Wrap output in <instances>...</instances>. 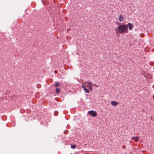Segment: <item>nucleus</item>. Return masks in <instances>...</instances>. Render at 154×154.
I'll use <instances>...</instances> for the list:
<instances>
[{
	"mask_svg": "<svg viewBox=\"0 0 154 154\" xmlns=\"http://www.w3.org/2000/svg\"><path fill=\"white\" fill-rule=\"evenodd\" d=\"M88 114L90 116L94 117L97 116V113L96 111L92 110L88 111Z\"/></svg>",
	"mask_w": 154,
	"mask_h": 154,
	"instance_id": "nucleus-2",
	"label": "nucleus"
},
{
	"mask_svg": "<svg viewBox=\"0 0 154 154\" xmlns=\"http://www.w3.org/2000/svg\"><path fill=\"white\" fill-rule=\"evenodd\" d=\"M54 86L56 87H57L60 86V85L59 83L56 82L55 83Z\"/></svg>",
	"mask_w": 154,
	"mask_h": 154,
	"instance_id": "nucleus-10",
	"label": "nucleus"
},
{
	"mask_svg": "<svg viewBox=\"0 0 154 154\" xmlns=\"http://www.w3.org/2000/svg\"><path fill=\"white\" fill-rule=\"evenodd\" d=\"M153 97L154 98V95L153 96Z\"/></svg>",
	"mask_w": 154,
	"mask_h": 154,
	"instance_id": "nucleus-18",
	"label": "nucleus"
},
{
	"mask_svg": "<svg viewBox=\"0 0 154 154\" xmlns=\"http://www.w3.org/2000/svg\"><path fill=\"white\" fill-rule=\"evenodd\" d=\"M85 83L88 84L87 85H86V87L87 88H88V89L91 90H92V83L91 82H86Z\"/></svg>",
	"mask_w": 154,
	"mask_h": 154,
	"instance_id": "nucleus-3",
	"label": "nucleus"
},
{
	"mask_svg": "<svg viewBox=\"0 0 154 154\" xmlns=\"http://www.w3.org/2000/svg\"><path fill=\"white\" fill-rule=\"evenodd\" d=\"M93 85H94V86H96L97 85H96L95 84H93Z\"/></svg>",
	"mask_w": 154,
	"mask_h": 154,
	"instance_id": "nucleus-16",
	"label": "nucleus"
},
{
	"mask_svg": "<svg viewBox=\"0 0 154 154\" xmlns=\"http://www.w3.org/2000/svg\"><path fill=\"white\" fill-rule=\"evenodd\" d=\"M71 147L72 149H74L76 147V145L75 144H71Z\"/></svg>",
	"mask_w": 154,
	"mask_h": 154,
	"instance_id": "nucleus-11",
	"label": "nucleus"
},
{
	"mask_svg": "<svg viewBox=\"0 0 154 154\" xmlns=\"http://www.w3.org/2000/svg\"><path fill=\"white\" fill-rule=\"evenodd\" d=\"M68 133V131L67 130H66L65 131H64V133L65 134H67Z\"/></svg>",
	"mask_w": 154,
	"mask_h": 154,
	"instance_id": "nucleus-13",
	"label": "nucleus"
},
{
	"mask_svg": "<svg viewBox=\"0 0 154 154\" xmlns=\"http://www.w3.org/2000/svg\"><path fill=\"white\" fill-rule=\"evenodd\" d=\"M127 25L130 30H132L134 27L133 24L130 23H128Z\"/></svg>",
	"mask_w": 154,
	"mask_h": 154,
	"instance_id": "nucleus-5",
	"label": "nucleus"
},
{
	"mask_svg": "<svg viewBox=\"0 0 154 154\" xmlns=\"http://www.w3.org/2000/svg\"><path fill=\"white\" fill-rule=\"evenodd\" d=\"M139 137H132V138L131 139L132 140H134L135 139H137V140H135V142H137L139 140Z\"/></svg>",
	"mask_w": 154,
	"mask_h": 154,
	"instance_id": "nucleus-8",
	"label": "nucleus"
},
{
	"mask_svg": "<svg viewBox=\"0 0 154 154\" xmlns=\"http://www.w3.org/2000/svg\"><path fill=\"white\" fill-rule=\"evenodd\" d=\"M111 104L114 106H116L118 104V103L115 101H112L111 102Z\"/></svg>",
	"mask_w": 154,
	"mask_h": 154,
	"instance_id": "nucleus-6",
	"label": "nucleus"
},
{
	"mask_svg": "<svg viewBox=\"0 0 154 154\" xmlns=\"http://www.w3.org/2000/svg\"><path fill=\"white\" fill-rule=\"evenodd\" d=\"M57 114H58V112L57 111H55L54 112V115L55 116H57Z\"/></svg>",
	"mask_w": 154,
	"mask_h": 154,
	"instance_id": "nucleus-12",
	"label": "nucleus"
},
{
	"mask_svg": "<svg viewBox=\"0 0 154 154\" xmlns=\"http://www.w3.org/2000/svg\"><path fill=\"white\" fill-rule=\"evenodd\" d=\"M135 140H137V139H135L134 140V141H135Z\"/></svg>",
	"mask_w": 154,
	"mask_h": 154,
	"instance_id": "nucleus-17",
	"label": "nucleus"
},
{
	"mask_svg": "<svg viewBox=\"0 0 154 154\" xmlns=\"http://www.w3.org/2000/svg\"><path fill=\"white\" fill-rule=\"evenodd\" d=\"M82 87L85 92L87 93H89L90 92V91L87 88V87H86V85H83L82 86Z\"/></svg>",
	"mask_w": 154,
	"mask_h": 154,
	"instance_id": "nucleus-4",
	"label": "nucleus"
},
{
	"mask_svg": "<svg viewBox=\"0 0 154 154\" xmlns=\"http://www.w3.org/2000/svg\"><path fill=\"white\" fill-rule=\"evenodd\" d=\"M117 24L119 25L118 26V28L116 29V31H117L119 33H124L125 32H128V26L127 25L124 24H121L120 23H117Z\"/></svg>",
	"mask_w": 154,
	"mask_h": 154,
	"instance_id": "nucleus-1",
	"label": "nucleus"
},
{
	"mask_svg": "<svg viewBox=\"0 0 154 154\" xmlns=\"http://www.w3.org/2000/svg\"><path fill=\"white\" fill-rule=\"evenodd\" d=\"M123 20V16L122 15H121L119 16V20L120 22H122Z\"/></svg>",
	"mask_w": 154,
	"mask_h": 154,
	"instance_id": "nucleus-7",
	"label": "nucleus"
},
{
	"mask_svg": "<svg viewBox=\"0 0 154 154\" xmlns=\"http://www.w3.org/2000/svg\"><path fill=\"white\" fill-rule=\"evenodd\" d=\"M60 89L59 88H56L55 90V91L57 94H59L60 92Z\"/></svg>",
	"mask_w": 154,
	"mask_h": 154,
	"instance_id": "nucleus-9",
	"label": "nucleus"
},
{
	"mask_svg": "<svg viewBox=\"0 0 154 154\" xmlns=\"http://www.w3.org/2000/svg\"><path fill=\"white\" fill-rule=\"evenodd\" d=\"M126 146L125 145H123L122 146V148L123 149H125V148Z\"/></svg>",
	"mask_w": 154,
	"mask_h": 154,
	"instance_id": "nucleus-14",
	"label": "nucleus"
},
{
	"mask_svg": "<svg viewBox=\"0 0 154 154\" xmlns=\"http://www.w3.org/2000/svg\"><path fill=\"white\" fill-rule=\"evenodd\" d=\"M54 73L56 74H57L58 73V71L57 70H55L54 71Z\"/></svg>",
	"mask_w": 154,
	"mask_h": 154,
	"instance_id": "nucleus-15",
	"label": "nucleus"
}]
</instances>
